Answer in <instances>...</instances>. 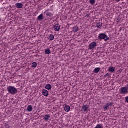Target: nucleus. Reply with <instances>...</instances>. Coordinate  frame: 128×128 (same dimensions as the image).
<instances>
[{
  "label": "nucleus",
  "instance_id": "423d86ee",
  "mask_svg": "<svg viewBox=\"0 0 128 128\" xmlns=\"http://www.w3.org/2000/svg\"><path fill=\"white\" fill-rule=\"evenodd\" d=\"M112 104H114V103L112 102L108 103L105 106H103L104 110H106L108 108V106H112Z\"/></svg>",
  "mask_w": 128,
  "mask_h": 128
},
{
  "label": "nucleus",
  "instance_id": "9b49d317",
  "mask_svg": "<svg viewBox=\"0 0 128 128\" xmlns=\"http://www.w3.org/2000/svg\"><path fill=\"white\" fill-rule=\"evenodd\" d=\"M48 12V10H46V12H44V14H46V18H48V16H52V12Z\"/></svg>",
  "mask_w": 128,
  "mask_h": 128
},
{
  "label": "nucleus",
  "instance_id": "393cba45",
  "mask_svg": "<svg viewBox=\"0 0 128 128\" xmlns=\"http://www.w3.org/2000/svg\"><path fill=\"white\" fill-rule=\"evenodd\" d=\"M124 100H125L126 102H128V96H126L125 97Z\"/></svg>",
  "mask_w": 128,
  "mask_h": 128
},
{
  "label": "nucleus",
  "instance_id": "7ed1b4c3",
  "mask_svg": "<svg viewBox=\"0 0 128 128\" xmlns=\"http://www.w3.org/2000/svg\"><path fill=\"white\" fill-rule=\"evenodd\" d=\"M120 92L122 94H128V90L125 86L122 87L120 90Z\"/></svg>",
  "mask_w": 128,
  "mask_h": 128
},
{
  "label": "nucleus",
  "instance_id": "20e7f679",
  "mask_svg": "<svg viewBox=\"0 0 128 128\" xmlns=\"http://www.w3.org/2000/svg\"><path fill=\"white\" fill-rule=\"evenodd\" d=\"M98 46L96 44V42H93L90 43V44L89 46V49L90 50H92V48H94Z\"/></svg>",
  "mask_w": 128,
  "mask_h": 128
},
{
  "label": "nucleus",
  "instance_id": "0eeeda50",
  "mask_svg": "<svg viewBox=\"0 0 128 128\" xmlns=\"http://www.w3.org/2000/svg\"><path fill=\"white\" fill-rule=\"evenodd\" d=\"M88 108H90V106H88V105H83L82 108L81 110L82 112H86V110H88Z\"/></svg>",
  "mask_w": 128,
  "mask_h": 128
},
{
  "label": "nucleus",
  "instance_id": "7c9ffc66",
  "mask_svg": "<svg viewBox=\"0 0 128 128\" xmlns=\"http://www.w3.org/2000/svg\"><path fill=\"white\" fill-rule=\"evenodd\" d=\"M0 22H2V18H0Z\"/></svg>",
  "mask_w": 128,
  "mask_h": 128
},
{
  "label": "nucleus",
  "instance_id": "c756f323",
  "mask_svg": "<svg viewBox=\"0 0 128 128\" xmlns=\"http://www.w3.org/2000/svg\"><path fill=\"white\" fill-rule=\"evenodd\" d=\"M89 16H89L88 14H87V15H86V16H88V17Z\"/></svg>",
  "mask_w": 128,
  "mask_h": 128
},
{
  "label": "nucleus",
  "instance_id": "1a4fd4ad",
  "mask_svg": "<svg viewBox=\"0 0 128 128\" xmlns=\"http://www.w3.org/2000/svg\"><path fill=\"white\" fill-rule=\"evenodd\" d=\"M15 6L17 8H22V6L24 5L22 3L17 2V3H16Z\"/></svg>",
  "mask_w": 128,
  "mask_h": 128
},
{
  "label": "nucleus",
  "instance_id": "f3484780",
  "mask_svg": "<svg viewBox=\"0 0 128 128\" xmlns=\"http://www.w3.org/2000/svg\"><path fill=\"white\" fill-rule=\"evenodd\" d=\"M27 112H32V105H28L26 109Z\"/></svg>",
  "mask_w": 128,
  "mask_h": 128
},
{
  "label": "nucleus",
  "instance_id": "4468645a",
  "mask_svg": "<svg viewBox=\"0 0 128 128\" xmlns=\"http://www.w3.org/2000/svg\"><path fill=\"white\" fill-rule=\"evenodd\" d=\"M78 30V26H74L72 28V32H76Z\"/></svg>",
  "mask_w": 128,
  "mask_h": 128
},
{
  "label": "nucleus",
  "instance_id": "6e6552de",
  "mask_svg": "<svg viewBox=\"0 0 128 128\" xmlns=\"http://www.w3.org/2000/svg\"><path fill=\"white\" fill-rule=\"evenodd\" d=\"M42 92L43 96H48V92L46 90L43 89Z\"/></svg>",
  "mask_w": 128,
  "mask_h": 128
},
{
  "label": "nucleus",
  "instance_id": "a211bd4d",
  "mask_svg": "<svg viewBox=\"0 0 128 128\" xmlns=\"http://www.w3.org/2000/svg\"><path fill=\"white\" fill-rule=\"evenodd\" d=\"M102 24L100 22H98L96 24V28H102Z\"/></svg>",
  "mask_w": 128,
  "mask_h": 128
},
{
  "label": "nucleus",
  "instance_id": "ddd939ff",
  "mask_svg": "<svg viewBox=\"0 0 128 128\" xmlns=\"http://www.w3.org/2000/svg\"><path fill=\"white\" fill-rule=\"evenodd\" d=\"M64 110L66 112H68L70 110V107L68 105H66L64 107Z\"/></svg>",
  "mask_w": 128,
  "mask_h": 128
},
{
  "label": "nucleus",
  "instance_id": "bb28decb",
  "mask_svg": "<svg viewBox=\"0 0 128 128\" xmlns=\"http://www.w3.org/2000/svg\"><path fill=\"white\" fill-rule=\"evenodd\" d=\"M4 128H6L8 126V124L6 123L4 126Z\"/></svg>",
  "mask_w": 128,
  "mask_h": 128
},
{
  "label": "nucleus",
  "instance_id": "c85d7f7f",
  "mask_svg": "<svg viewBox=\"0 0 128 128\" xmlns=\"http://www.w3.org/2000/svg\"><path fill=\"white\" fill-rule=\"evenodd\" d=\"M116 0V2H120V0Z\"/></svg>",
  "mask_w": 128,
  "mask_h": 128
},
{
  "label": "nucleus",
  "instance_id": "2f4dec72",
  "mask_svg": "<svg viewBox=\"0 0 128 128\" xmlns=\"http://www.w3.org/2000/svg\"><path fill=\"white\" fill-rule=\"evenodd\" d=\"M6 128H10V126H8Z\"/></svg>",
  "mask_w": 128,
  "mask_h": 128
},
{
  "label": "nucleus",
  "instance_id": "dca6fc26",
  "mask_svg": "<svg viewBox=\"0 0 128 128\" xmlns=\"http://www.w3.org/2000/svg\"><path fill=\"white\" fill-rule=\"evenodd\" d=\"M114 70H116L114 67L110 66L108 68V72H114Z\"/></svg>",
  "mask_w": 128,
  "mask_h": 128
},
{
  "label": "nucleus",
  "instance_id": "a878e982",
  "mask_svg": "<svg viewBox=\"0 0 128 128\" xmlns=\"http://www.w3.org/2000/svg\"><path fill=\"white\" fill-rule=\"evenodd\" d=\"M106 76H110V74L107 73L104 76V78H106Z\"/></svg>",
  "mask_w": 128,
  "mask_h": 128
},
{
  "label": "nucleus",
  "instance_id": "9d476101",
  "mask_svg": "<svg viewBox=\"0 0 128 128\" xmlns=\"http://www.w3.org/2000/svg\"><path fill=\"white\" fill-rule=\"evenodd\" d=\"M50 114H46L44 116L43 120H44L45 122H48V120H50Z\"/></svg>",
  "mask_w": 128,
  "mask_h": 128
},
{
  "label": "nucleus",
  "instance_id": "f257e3e1",
  "mask_svg": "<svg viewBox=\"0 0 128 128\" xmlns=\"http://www.w3.org/2000/svg\"><path fill=\"white\" fill-rule=\"evenodd\" d=\"M6 90L8 94H16L18 93V89L14 86H8Z\"/></svg>",
  "mask_w": 128,
  "mask_h": 128
},
{
  "label": "nucleus",
  "instance_id": "cd10ccee",
  "mask_svg": "<svg viewBox=\"0 0 128 128\" xmlns=\"http://www.w3.org/2000/svg\"><path fill=\"white\" fill-rule=\"evenodd\" d=\"M126 89L128 90V84H126V86H125Z\"/></svg>",
  "mask_w": 128,
  "mask_h": 128
},
{
  "label": "nucleus",
  "instance_id": "f8f14e48",
  "mask_svg": "<svg viewBox=\"0 0 128 128\" xmlns=\"http://www.w3.org/2000/svg\"><path fill=\"white\" fill-rule=\"evenodd\" d=\"M44 18V14H40L37 18V20H40V22H42V20Z\"/></svg>",
  "mask_w": 128,
  "mask_h": 128
},
{
  "label": "nucleus",
  "instance_id": "f03ea898",
  "mask_svg": "<svg viewBox=\"0 0 128 128\" xmlns=\"http://www.w3.org/2000/svg\"><path fill=\"white\" fill-rule=\"evenodd\" d=\"M98 38H99L100 40H104L105 41L108 40H110V38H108V36L104 33H100L99 34Z\"/></svg>",
  "mask_w": 128,
  "mask_h": 128
},
{
  "label": "nucleus",
  "instance_id": "6ab92c4d",
  "mask_svg": "<svg viewBox=\"0 0 128 128\" xmlns=\"http://www.w3.org/2000/svg\"><path fill=\"white\" fill-rule=\"evenodd\" d=\"M54 36L52 34H50L48 36V40H54Z\"/></svg>",
  "mask_w": 128,
  "mask_h": 128
},
{
  "label": "nucleus",
  "instance_id": "b1692460",
  "mask_svg": "<svg viewBox=\"0 0 128 128\" xmlns=\"http://www.w3.org/2000/svg\"><path fill=\"white\" fill-rule=\"evenodd\" d=\"M90 2L91 4H94L96 3V0H90Z\"/></svg>",
  "mask_w": 128,
  "mask_h": 128
},
{
  "label": "nucleus",
  "instance_id": "473e14b6",
  "mask_svg": "<svg viewBox=\"0 0 128 128\" xmlns=\"http://www.w3.org/2000/svg\"><path fill=\"white\" fill-rule=\"evenodd\" d=\"M50 1L52 0H49Z\"/></svg>",
  "mask_w": 128,
  "mask_h": 128
},
{
  "label": "nucleus",
  "instance_id": "39448f33",
  "mask_svg": "<svg viewBox=\"0 0 128 128\" xmlns=\"http://www.w3.org/2000/svg\"><path fill=\"white\" fill-rule=\"evenodd\" d=\"M54 30L56 32H60V24H56L54 26Z\"/></svg>",
  "mask_w": 128,
  "mask_h": 128
},
{
  "label": "nucleus",
  "instance_id": "412c9836",
  "mask_svg": "<svg viewBox=\"0 0 128 128\" xmlns=\"http://www.w3.org/2000/svg\"><path fill=\"white\" fill-rule=\"evenodd\" d=\"M36 66H38L36 62H33L32 63V68H36Z\"/></svg>",
  "mask_w": 128,
  "mask_h": 128
},
{
  "label": "nucleus",
  "instance_id": "4be33fe9",
  "mask_svg": "<svg viewBox=\"0 0 128 128\" xmlns=\"http://www.w3.org/2000/svg\"><path fill=\"white\" fill-rule=\"evenodd\" d=\"M50 54V49L45 50V54Z\"/></svg>",
  "mask_w": 128,
  "mask_h": 128
},
{
  "label": "nucleus",
  "instance_id": "2eb2a0df",
  "mask_svg": "<svg viewBox=\"0 0 128 128\" xmlns=\"http://www.w3.org/2000/svg\"><path fill=\"white\" fill-rule=\"evenodd\" d=\"M44 88H46V90H52V85H50V84H47L44 86Z\"/></svg>",
  "mask_w": 128,
  "mask_h": 128
},
{
  "label": "nucleus",
  "instance_id": "aec40b11",
  "mask_svg": "<svg viewBox=\"0 0 128 128\" xmlns=\"http://www.w3.org/2000/svg\"><path fill=\"white\" fill-rule=\"evenodd\" d=\"M100 70V68H96L94 70V72H95V74H98Z\"/></svg>",
  "mask_w": 128,
  "mask_h": 128
},
{
  "label": "nucleus",
  "instance_id": "5701e85b",
  "mask_svg": "<svg viewBox=\"0 0 128 128\" xmlns=\"http://www.w3.org/2000/svg\"><path fill=\"white\" fill-rule=\"evenodd\" d=\"M102 126L101 124H98L94 128H102Z\"/></svg>",
  "mask_w": 128,
  "mask_h": 128
}]
</instances>
